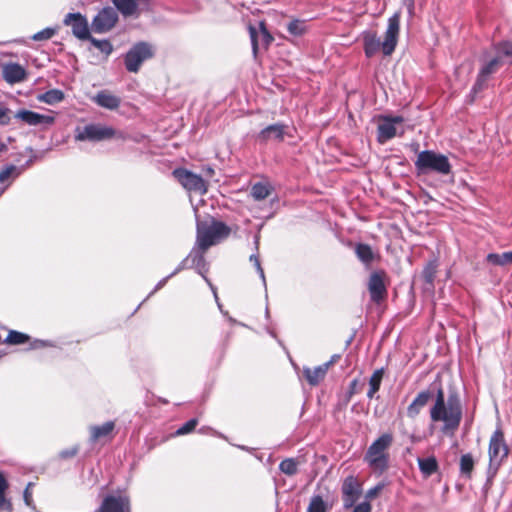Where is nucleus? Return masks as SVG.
I'll return each instance as SVG.
<instances>
[{"instance_id":"f257e3e1","label":"nucleus","mask_w":512,"mask_h":512,"mask_svg":"<svg viewBox=\"0 0 512 512\" xmlns=\"http://www.w3.org/2000/svg\"><path fill=\"white\" fill-rule=\"evenodd\" d=\"M430 418L433 422H443L444 434L454 433L462 419V406L458 395L451 393L446 400L443 389L439 388L435 403L430 409Z\"/></svg>"},{"instance_id":"f03ea898","label":"nucleus","mask_w":512,"mask_h":512,"mask_svg":"<svg viewBox=\"0 0 512 512\" xmlns=\"http://www.w3.org/2000/svg\"><path fill=\"white\" fill-rule=\"evenodd\" d=\"M400 32V12H395L389 19L387 29L384 34L383 41L377 36L375 32H365L363 34L364 52L368 58L374 56L377 52L382 50L386 56L391 55L398 43Z\"/></svg>"},{"instance_id":"7ed1b4c3","label":"nucleus","mask_w":512,"mask_h":512,"mask_svg":"<svg viewBox=\"0 0 512 512\" xmlns=\"http://www.w3.org/2000/svg\"><path fill=\"white\" fill-rule=\"evenodd\" d=\"M230 233V227L221 221H197L195 244L199 250L207 251L227 239Z\"/></svg>"},{"instance_id":"20e7f679","label":"nucleus","mask_w":512,"mask_h":512,"mask_svg":"<svg viewBox=\"0 0 512 512\" xmlns=\"http://www.w3.org/2000/svg\"><path fill=\"white\" fill-rule=\"evenodd\" d=\"M393 435L383 433L367 449L364 460L375 471L383 472L388 468L389 454L387 450L392 445Z\"/></svg>"},{"instance_id":"39448f33","label":"nucleus","mask_w":512,"mask_h":512,"mask_svg":"<svg viewBox=\"0 0 512 512\" xmlns=\"http://www.w3.org/2000/svg\"><path fill=\"white\" fill-rule=\"evenodd\" d=\"M415 168L419 175L431 172L448 175L451 172V165L448 158L432 150H424L418 154L415 161Z\"/></svg>"},{"instance_id":"423d86ee","label":"nucleus","mask_w":512,"mask_h":512,"mask_svg":"<svg viewBox=\"0 0 512 512\" xmlns=\"http://www.w3.org/2000/svg\"><path fill=\"white\" fill-rule=\"evenodd\" d=\"M115 136L116 131L112 127L103 124L90 123L83 127L77 126L74 130V138L80 142H100Z\"/></svg>"},{"instance_id":"0eeeda50","label":"nucleus","mask_w":512,"mask_h":512,"mask_svg":"<svg viewBox=\"0 0 512 512\" xmlns=\"http://www.w3.org/2000/svg\"><path fill=\"white\" fill-rule=\"evenodd\" d=\"M205 252L206 251L199 250L195 245L191 252L189 253V255L185 259H183L182 262L178 265V267L172 272V275H176L183 269L195 268L197 272L205 279L207 284L211 287L215 299L216 301H218L216 289L213 287L210 280L206 277L208 269L204 257Z\"/></svg>"},{"instance_id":"6e6552de","label":"nucleus","mask_w":512,"mask_h":512,"mask_svg":"<svg viewBox=\"0 0 512 512\" xmlns=\"http://www.w3.org/2000/svg\"><path fill=\"white\" fill-rule=\"evenodd\" d=\"M154 55L152 45L146 42L136 43L125 55V67L129 72L136 73L142 63Z\"/></svg>"},{"instance_id":"1a4fd4ad","label":"nucleus","mask_w":512,"mask_h":512,"mask_svg":"<svg viewBox=\"0 0 512 512\" xmlns=\"http://www.w3.org/2000/svg\"><path fill=\"white\" fill-rule=\"evenodd\" d=\"M173 175L179 183L189 192L204 195L207 192V184L203 178L186 169H175Z\"/></svg>"},{"instance_id":"9d476101","label":"nucleus","mask_w":512,"mask_h":512,"mask_svg":"<svg viewBox=\"0 0 512 512\" xmlns=\"http://www.w3.org/2000/svg\"><path fill=\"white\" fill-rule=\"evenodd\" d=\"M488 452L490 467L497 469L508 454V448L504 442L503 434L499 430L495 431L492 435Z\"/></svg>"},{"instance_id":"9b49d317","label":"nucleus","mask_w":512,"mask_h":512,"mask_svg":"<svg viewBox=\"0 0 512 512\" xmlns=\"http://www.w3.org/2000/svg\"><path fill=\"white\" fill-rule=\"evenodd\" d=\"M118 20V14L112 7L103 8L92 21V30L96 33H105L111 30Z\"/></svg>"},{"instance_id":"f8f14e48","label":"nucleus","mask_w":512,"mask_h":512,"mask_svg":"<svg viewBox=\"0 0 512 512\" xmlns=\"http://www.w3.org/2000/svg\"><path fill=\"white\" fill-rule=\"evenodd\" d=\"M63 23L66 26H71L73 35L80 40H87L90 38L88 21L81 13H68Z\"/></svg>"},{"instance_id":"ddd939ff","label":"nucleus","mask_w":512,"mask_h":512,"mask_svg":"<svg viewBox=\"0 0 512 512\" xmlns=\"http://www.w3.org/2000/svg\"><path fill=\"white\" fill-rule=\"evenodd\" d=\"M368 290L371 300L380 303L387 296V288L385 284V273L382 271L373 272L368 281Z\"/></svg>"},{"instance_id":"4468645a","label":"nucleus","mask_w":512,"mask_h":512,"mask_svg":"<svg viewBox=\"0 0 512 512\" xmlns=\"http://www.w3.org/2000/svg\"><path fill=\"white\" fill-rule=\"evenodd\" d=\"M502 66L501 57H495L485 63L479 71L476 82L472 88L473 93H478L487 87V81L492 74H495Z\"/></svg>"},{"instance_id":"2eb2a0df","label":"nucleus","mask_w":512,"mask_h":512,"mask_svg":"<svg viewBox=\"0 0 512 512\" xmlns=\"http://www.w3.org/2000/svg\"><path fill=\"white\" fill-rule=\"evenodd\" d=\"M130 503L126 496H107L104 498L102 504L97 512H129Z\"/></svg>"},{"instance_id":"dca6fc26","label":"nucleus","mask_w":512,"mask_h":512,"mask_svg":"<svg viewBox=\"0 0 512 512\" xmlns=\"http://www.w3.org/2000/svg\"><path fill=\"white\" fill-rule=\"evenodd\" d=\"M16 119L23 121L30 126L51 125L55 121V117L51 115L40 114L31 110L22 109L14 115Z\"/></svg>"},{"instance_id":"f3484780","label":"nucleus","mask_w":512,"mask_h":512,"mask_svg":"<svg viewBox=\"0 0 512 512\" xmlns=\"http://www.w3.org/2000/svg\"><path fill=\"white\" fill-rule=\"evenodd\" d=\"M402 122L403 118L400 116L384 118L383 121L378 125V141L380 143H385L386 141L396 136V125L401 124Z\"/></svg>"},{"instance_id":"a211bd4d","label":"nucleus","mask_w":512,"mask_h":512,"mask_svg":"<svg viewBox=\"0 0 512 512\" xmlns=\"http://www.w3.org/2000/svg\"><path fill=\"white\" fill-rule=\"evenodd\" d=\"M288 135L291 136L287 131V126L283 124H272L264 129H262L258 135L257 139L260 142H268V141H277L281 142L284 140V137Z\"/></svg>"},{"instance_id":"6ab92c4d","label":"nucleus","mask_w":512,"mask_h":512,"mask_svg":"<svg viewBox=\"0 0 512 512\" xmlns=\"http://www.w3.org/2000/svg\"><path fill=\"white\" fill-rule=\"evenodd\" d=\"M249 33L254 54L257 53L260 44L264 47H267L273 40V37L267 31L263 23H260L259 31H257L256 28L250 26Z\"/></svg>"},{"instance_id":"aec40b11","label":"nucleus","mask_w":512,"mask_h":512,"mask_svg":"<svg viewBox=\"0 0 512 512\" xmlns=\"http://www.w3.org/2000/svg\"><path fill=\"white\" fill-rule=\"evenodd\" d=\"M93 101L100 107H103L108 110H116L121 103V99L112 94L107 90H102L98 92L94 97Z\"/></svg>"},{"instance_id":"412c9836","label":"nucleus","mask_w":512,"mask_h":512,"mask_svg":"<svg viewBox=\"0 0 512 512\" xmlns=\"http://www.w3.org/2000/svg\"><path fill=\"white\" fill-rule=\"evenodd\" d=\"M3 76L10 84L19 83L26 78V71L18 63H9L4 66Z\"/></svg>"},{"instance_id":"4be33fe9","label":"nucleus","mask_w":512,"mask_h":512,"mask_svg":"<svg viewBox=\"0 0 512 512\" xmlns=\"http://www.w3.org/2000/svg\"><path fill=\"white\" fill-rule=\"evenodd\" d=\"M431 398V392L428 390L421 391L412 403L407 407V416L409 418H415L421 411V409L427 405Z\"/></svg>"},{"instance_id":"5701e85b","label":"nucleus","mask_w":512,"mask_h":512,"mask_svg":"<svg viewBox=\"0 0 512 512\" xmlns=\"http://www.w3.org/2000/svg\"><path fill=\"white\" fill-rule=\"evenodd\" d=\"M329 367V363H325L319 365L313 369L305 367L303 369V376L306 378L308 383L312 386H316L320 383L321 380L324 379L327 370Z\"/></svg>"},{"instance_id":"b1692460","label":"nucleus","mask_w":512,"mask_h":512,"mask_svg":"<svg viewBox=\"0 0 512 512\" xmlns=\"http://www.w3.org/2000/svg\"><path fill=\"white\" fill-rule=\"evenodd\" d=\"M115 424L113 421H107L102 425H95L90 427V441L96 442L100 438L106 437L112 433Z\"/></svg>"},{"instance_id":"393cba45","label":"nucleus","mask_w":512,"mask_h":512,"mask_svg":"<svg viewBox=\"0 0 512 512\" xmlns=\"http://www.w3.org/2000/svg\"><path fill=\"white\" fill-rule=\"evenodd\" d=\"M418 465L424 477H429L438 470V462L434 456L418 458Z\"/></svg>"},{"instance_id":"a878e982","label":"nucleus","mask_w":512,"mask_h":512,"mask_svg":"<svg viewBox=\"0 0 512 512\" xmlns=\"http://www.w3.org/2000/svg\"><path fill=\"white\" fill-rule=\"evenodd\" d=\"M383 375H384L383 368L375 370L373 372V374L371 375V377L369 379V390L367 392L368 398H370V399L373 398L374 395L378 392L381 382H382V379H383Z\"/></svg>"},{"instance_id":"bb28decb","label":"nucleus","mask_w":512,"mask_h":512,"mask_svg":"<svg viewBox=\"0 0 512 512\" xmlns=\"http://www.w3.org/2000/svg\"><path fill=\"white\" fill-rule=\"evenodd\" d=\"M64 99L63 91L59 89H51L38 96V100L49 105L57 104Z\"/></svg>"},{"instance_id":"cd10ccee","label":"nucleus","mask_w":512,"mask_h":512,"mask_svg":"<svg viewBox=\"0 0 512 512\" xmlns=\"http://www.w3.org/2000/svg\"><path fill=\"white\" fill-rule=\"evenodd\" d=\"M343 495L359 496L361 493V487L357 479L353 476L345 478L342 485Z\"/></svg>"},{"instance_id":"c85d7f7f","label":"nucleus","mask_w":512,"mask_h":512,"mask_svg":"<svg viewBox=\"0 0 512 512\" xmlns=\"http://www.w3.org/2000/svg\"><path fill=\"white\" fill-rule=\"evenodd\" d=\"M117 10L124 16H131L137 11V3L135 0H113Z\"/></svg>"},{"instance_id":"c756f323","label":"nucleus","mask_w":512,"mask_h":512,"mask_svg":"<svg viewBox=\"0 0 512 512\" xmlns=\"http://www.w3.org/2000/svg\"><path fill=\"white\" fill-rule=\"evenodd\" d=\"M308 26L305 20L293 19L287 24L289 34L299 37L307 32Z\"/></svg>"},{"instance_id":"7c9ffc66","label":"nucleus","mask_w":512,"mask_h":512,"mask_svg":"<svg viewBox=\"0 0 512 512\" xmlns=\"http://www.w3.org/2000/svg\"><path fill=\"white\" fill-rule=\"evenodd\" d=\"M251 195L257 201L264 200L270 195V187L265 183H255L251 188Z\"/></svg>"},{"instance_id":"2f4dec72","label":"nucleus","mask_w":512,"mask_h":512,"mask_svg":"<svg viewBox=\"0 0 512 512\" xmlns=\"http://www.w3.org/2000/svg\"><path fill=\"white\" fill-rule=\"evenodd\" d=\"M355 253L359 260H361L365 264H369L373 260L372 249L367 244H357L355 248Z\"/></svg>"},{"instance_id":"473e14b6","label":"nucleus","mask_w":512,"mask_h":512,"mask_svg":"<svg viewBox=\"0 0 512 512\" xmlns=\"http://www.w3.org/2000/svg\"><path fill=\"white\" fill-rule=\"evenodd\" d=\"M487 260L495 265H506L512 263V251L501 254L491 253L487 256Z\"/></svg>"},{"instance_id":"72a5a7b5","label":"nucleus","mask_w":512,"mask_h":512,"mask_svg":"<svg viewBox=\"0 0 512 512\" xmlns=\"http://www.w3.org/2000/svg\"><path fill=\"white\" fill-rule=\"evenodd\" d=\"M28 340L29 336L27 334L15 330H10L4 342L11 345H19L26 343Z\"/></svg>"},{"instance_id":"f704fd0d","label":"nucleus","mask_w":512,"mask_h":512,"mask_svg":"<svg viewBox=\"0 0 512 512\" xmlns=\"http://www.w3.org/2000/svg\"><path fill=\"white\" fill-rule=\"evenodd\" d=\"M474 468V459L471 454H464L460 459V472L461 474L469 477Z\"/></svg>"},{"instance_id":"c9c22d12","label":"nucleus","mask_w":512,"mask_h":512,"mask_svg":"<svg viewBox=\"0 0 512 512\" xmlns=\"http://www.w3.org/2000/svg\"><path fill=\"white\" fill-rule=\"evenodd\" d=\"M279 469L284 474L292 476L298 472V463L293 458H287L280 462Z\"/></svg>"},{"instance_id":"e433bc0d","label":"nucleus","mask_w":512,"mask_h":512,"mask_svg":"<svg viewBox=\"0 0 512 512\" xmlns=\"http://www.w3.org/2000/svg\"><path fill=\"white\" fill-rule=\"evenodd\" d=\"M437 272V264L434 261L429 262L423 269L422 277L424 281L429 284L433 285L435 276Z\"/></svg>"},{"instance_id":"4c0bfd02","label":"nucleus","mask_w":512,"mask_h":512,"mask_svg":"<svg viewBox=\"0 0 512 512\" xmlns=\"http://www.w3.org/2000/svg\"><path fill=\"white\" fill-rule=\"evenodd\" d=\"M87 40H89L95 48L99 49L106 56L110 55L113 51V47L108 40H98L92 36Z\"/></svg>"},{"instance_id":"58836bf2","label":"nucleus","mask_w":512,"mask_h":512,"mask_svg":"<svg viewBox=\"0 0 512 512\" xmlns=\"http://www.w3.org/2000/svg\"><path fill=\"white\" fill-rule=\"evenodd\" d=\"M327 506L322 497L317 495L313 496L307 508V512H326Z\"/></svg>"},{"instance_id":"ea45409f","label":"nucleus","mask_w":512,"mask_h":512,"mask_svg":"<svg viewBox=\"0 0 512 512\" xmlns=\"http://www.w3.org/2000/svg\"><path fill=\"white\" fill-rule=\"evenodd\" d=\"M8 488V483L3 474L0 472V509H10L11 504L5 498V491Z\"/></svg>"},{"instance_id":"a19ab883","label":"nucleus","mask_w":512,"mask_h":512,"mask_svg":"<svg viewBox=\"0 0 512 512\" xmlns=\"http://www.w3.org/2000/svg\"><path fill=\"white\" fill-rule=\"evenodd\" d=\"M57 33V28L47 27L35 33L31 39L34 41H45L51 39Z\"/></svg>"},{"instance_id":"79ce46f5","label":"nucleus","mask_w":512,"mask_h":512,"mask_svg":"<svg viewBox=\"0 0 512 512\" xmlns=\"http://www.w3.org/2000/svg\"><path fill=\"white\" fill-rule=\"evenodd\" d=\"M197 424H198V420L196 418L190 419L184 425H182L181 427H179L176 430L175 435H177V436L186 435V434L192 432L195 429V427L197 426Z\"/></svg>"},{"instance_id":"37998d69","label":"nucleus","mask_w":512,"mask_h":512,"mask_svg":"<svg viewBox=\"0 0 512 512\" xmlns=\"http://www.w3.org/2000/svg\"><path fill=\"white\" fill-rule=\"evenodd\" d=\"M12 175H14V177H18L20 175V170L14 165L6 166L0 172V182L6 181Z\"/></svg>"},{"instance_id":"c03bdc74","label":"nucleus","mask_w":512,"mask_h":512,"mask_svg":"<svg viewBox=\"0 0 512 512\" xmlns=\"http://www.w3.org/2000/svg\"><path fill=\"white\" fill-rule=\"evenodd\" d=\"M499 55L497 57L506 58L509 64H512V44L504 43L499 47L498 50Z\"/></svg>"},{"instance_id":"a18cd8bd","label":"nucleus","mask_w":512,"mask_h":512,"mask_svg":"<svg viewBox=\"0 0 512 512\" xmlns=\"http://www.w3.org/2000/svg\"><path fill=\"white\" fill-rule=\"evenodd\" d=\"M10 109L3 103H0V126H6L10 123Z\"/></svg>"},{"instance_id":"49530a36","label":"nucleus","mask_w":512,"mask_h":512,"mask_svg":"<svg viewBox=\"0 0 512 512\" xmlns=\"http://www.w3.org/2000/svg\"><path fill=\"white\" fill-rule=\"evenodd\" d=\"M250 262L254 265V267L256 268L260 278L262 279L263 281V284L266 285V279H265V274H264V270L263 268L261 267V263H260V260H259V256L257 254H252L249 258Z\"/></svg>"},{"instance_id":"de8ad7c7","label":"nucleus","mask_w":512,"mask_h":512,"mask_svg":"<svg viewBox=\"0 0 512 512\" xmlns=\"http://www.w3.org/2000/svg\"><path fill=\"white\" fill-rule=\"evenodd\" d=\"M78 446H73L71 448H68V449H64L62 450L60 453H59V456L62 458V459H67V458H72L74 457L77 453H78Z\"/></svg>"},{"instance_id":"09e8293b","label":"nucleus","mask_w":512,"mask_h":512,"mask_svg":"<svg viewBox=\"0 0 512 512\" xmlns=\"http://www.w3.org/2000/svg\"><path fill=\"white\" fill-rule=\"evenodd\" d=\"M32 483H28V485L26 486L24 492H23V499H24V502L27 506H31L32 505V492H31V487H32Z\"/></svg>"},{"instance_id":"8fccbe9b","label":"nucleus","mask_w":512,"mask_h":512,"mask_svg":"<svg viewBox=\"0 0 512 512\" xmlns=\"http://www.w3.org/2000/svg\"><path fill=\"white\" fill-rule=\"evenodd\" d=\"M359 496L343 495V505L346 509L354 506Z\"/></svg>"},{"instance_id":"3c124183","label":"nucleus","mask_w":512,"mask_h":512,"mask_svg":"<svg viewBox=\"0 0 512 512\" xmlns=\"http://www.w3.org/2000/svg\"><path fill=\"white\" fill-rule=\"evenodd\" d=\"M381 489H382L381 485H377V486L369 489L365 495L367 501L369 502V500H372L373 498H375L378 495V493L381 491Z\"/></svg>"},{"instance_id":"603ef678","label":"nucleus","mask_w":512,"mask_h":512,"mask_svg":"<svg viewBox=\"0 0 512 512\" xmlns=\"http://www.w3.org/2000/svg\"><path fill=\"white\" fill-rule=\"evenodd\" d=\"M353 512H371V504L368 501H364L356 505Z\"/></svg>"},{"instance_id":"864d4df0","label":"nucleus","mask_w":512,"mask_h":512,"mask_svg":"<svg viewBox=\"0 0 512 512\" xmlns=\"http://www.w3.org/2000/svg\"><path fill=\"white\" fill-rule=\"evenodd\" d=\"M174 275H172V273L170 275H168L167 277L163 278L162 280H160L157 285L155 286L154 290L148 295L151 296L152 294H154L156 291H158L159 289H161L167 282V280L171 277H173Z\"/></svg>"},{"instance_id":"5fc2aeb1","label":"nucleus","mask_w":512,"mask_h":512,"mask_svg":"<svg viewBox=\"0 0 512 512\" xmlns=\"http://www.w3.org/2000/svg\"><path fill=\"white\" fill-rule=\"evenodd\" d=\"M49 345H50V343L48 341L35 340L31 343V349H38V348L46 347Z\"/></svg>"},{"instance_id":"6e6d98bb","label":"nucleus","mask_w":512,"mask_h":512,"mask_svg":"<svg viewBox=\"0 0 512 512\" xmlns=\"http://www.w3.org/2000/svg\"><path fill=\"white\" fill-rule=\"evenodd\" d=\"M404 6H406L408 13L412 15L414 13V0H403Z\"/></svg>"},{"instance_id":"4d7b16f0","label":"nucleus","mask_w":512,"mask_h":512,"mask_svg":"<svg viewBox=\"0 0 512 512\" xmlns=\"http://www.w3.org/2000/svg\"><path fill=\"white\" fill-rule=\"evenodd\" d=\"M254 242H255V246H256V250H257L258 249V245H259V236L258 235L255 236V241Z\"/></svg>"},{"instance_id":"13d9d810","label":"nucleus","mask_w":512,"mask_h":512,"mask_svg":"<svg viewBox=\"0 0 512 512\" xmlns=\"http://www.w3.org/2000/svg\"><path fill=\"white\" fill-rule=\"evenodd\" d=\"M206 170H207V173H209V174H212L214 172V170L211 167H208Z\"/></svg>"},{"instance_id":"bf43d9fd","label":"nucleus","mask_w":512,"mask_h":512,"mask_svg":"<svg viewBox=\"0 0 512 512\" xmlns=\"http://www.w3.org/2000/svg\"><path fill=\"white\" fill-rule=\"evenodd\" d=\"M5 189H6V187L0 189V196L4 193Z\"/></svg>"}]
</instances>
